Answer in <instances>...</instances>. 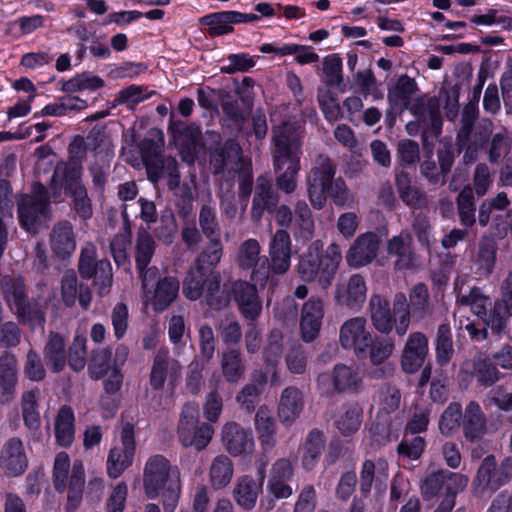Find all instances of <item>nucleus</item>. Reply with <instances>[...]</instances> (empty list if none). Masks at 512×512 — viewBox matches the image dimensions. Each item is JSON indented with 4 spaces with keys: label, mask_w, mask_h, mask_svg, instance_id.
<instances>
[{
    "label": "nucleus",
    "mask_w": 512,
    "mask_h": 512,
    "mask_svg": "<svg viewBox=\"0 0 512 512\" xmlns=\"http://www.w3.org/2000/svg\"><path fill=\"white\" fill-rule=\"evenodd\" d=\"M181 473L163 455L148 458L143 469V488L149 499L161 496L164 512H174L181 495Z\"/></svg>",
    "instance_id": "nucleus-1"
},
{
    "label": "nucleus",
    "mask_w": 512,
    "mask_h": 512,
    "mask_svg": "<svg viewBox=\"0 0 512 512\" xmlns=\"http://www.w3.org/2000/svg\"><path fill=\"white\" fill-rule=\"evenodd\" d=\"M321 240L312 241L298 257L295 271L305 283L317 282L326 290L334 279L342 261V251L338 244L331 243L323 250Z\"/></svg>",
    "instance_id": "nucleus-2"
},
{
    "label": "nucleus",
    "mask_w": 512,
    "mask_h": 512,
    "mask_svg": "<svg viewBox=\"0 0 512 512\" xmlns=\"http://www.w3.org/2000/svg\"><path fill=\"white\" fill-rule=\"evenodd\" d=\"M1 289L8 309L19 324L26 325L31 330L44 329L45 309L37 299L29 296L22 277L5 276L2 279Z\"/></svg>",
    "instance_id": "nucleus-3"
},
{
    "label": "nucleus",
    "mask_w": 512,
    "mask_h": 512,
    "mask_svg": "<svg viewBox=\"0 0 512 512\" xmlns=\"http://www.w3.org/2000/svg\"><path fill=\"white\" fill-rule=\"evenodd\" d=\"M221 275L217 271L202 269L191 265L183 281V294L189 300L204 297L213 310H221L228 303V297L221 292Z\"/></svg>",
    "instance_id": "nucleus-4"
},
{
    "label": "nucleus",
    "mask_w": 512,
    "mask_h": 512,
    "mask_svg": "<svg viewBox=\"0 0 512 512\" xmlns=\"http://www.w3.org/2000/svg\"><path fill=\"white\" fill-rule=\"evenodd\" d=\"M18 220L22 229L37 234L43 222L51 218L50 196L46 186L34 182L29 194L17 201Z\"/></svg>",
    "instance_id": "nucleus-5"
},
{
    "label": "nucleus",
    "mask_w": 512,
    "mask_h": 512,
    "mask_svg": "<svg viewBox=\"0 0 512 512\" xmlns=\"http://www.w3.org/2000/svg\"><path fill=\"white\" fill-rule=\"evenodd\" d=\"M302 130L295 122L284 121L272 127L271 156L275 171L283 170L287 162H300Z\"/></svg>",
    "instance_id": "nucleus-6"
},
{
    "label": "nucleus",
    "mask_w": 512,
    "mask_h": 512,
    "mask_svg": "<svg viewBox=\"0 0 512 512\" xmlns=\"http://www.w3.org/2000/svg\"><path fill=\"white\" fill-rule=\"evenodd\" d=\"M176 432L182 446L202 451L211 442L214 429L210 424L200 421L198 404L187 402L181 409Z\"/></svg>",
    "instance_id": "nucleus-7"
},
{
    "label": "nucleus",
    "mask_w": 512,
    "mask_h": 512,
    "mask_svg": "<svg viewBox=\"0 0 512 512\" xmlns=\"http://www.w3.org/2000/svg\"><path fill=\"white\" fill-rule=\"evenodd\" d=\"M292 241L289 232L285 229H278L272 235L268 245V257L264 256L262 264L256 270V276L265 284L273 276L286 274L291 266Z\"/></svg>",
    "instance_id": "nucleus-8"
},
{
    "label": "nucleus",
    "mask_w": 512,
    "mask_h": 512,
    "mask_svg": "<svg viewBox=\"0 0 512 512\" xmlns=\"http://www.w3.org/2000/svg\"><path fill=\"white\" fill-rule=\"evenodd\" d=\"M493 128L494 124L488 118H482L476 125H470L466 117L464 123L460 124L456 134V146L459 152H463L462 161L465 165L476 162Z\"/></svg>",
    "instance_id": "nucleus-9"
},
{
    "label": "nucleus",
    "mask_w": 512,
    "mask_h": 512,
    "mask_svg": "<svg viewBox=\"0 0 512 512\" xmlns=\"http://www.w3.org/2000/svg\"><path fill=\"white\" fill-rule=\"evenodd\" d=\"M78 272L83 279L94 278V286L100 296L108 294L112 284V266L109 260H97L94 244L86 243L80 253Z\"/></svg>",
    "instance_id": "nucleus-10"
},
{
    "label": "nucleus",
    "mask_w": 512,
    "mask_h": 512,
    "mask_svg": "<svg viewBox=\"0 0 512 512\" xmlns=\"http://www.w3.org/2000/svg\"><path fill=\"white\" fill-rule=\"evenodd\" d=\"M317 387L327 397L336 393H358L363 387V379L357 368L340 363L333 367L331 374L318 375Z\"/></svg>",
    "instance_id": "nucleus-11"
},
{
    "label": "nucleus",
    "mask_w": 512,
    "mask_h": 512,
    "mask_svg": "<svg viewBox=\"0 0 512 512\" xmlns=\"http://www.w3.org/2000/svg\"><path fill=\"white\" fill-rule=\"evenodd\" d=\"M294 476V467L287 458H280L272 464L267 483L268 495L261 498L259 510L269 512L275 506V500L287 499L293 494L289 484Z\"/></svg>",
    "instance_id": "nucleus-12"
},
{
    "label": "nucleus",
    "mask_w": 512,
    "mask_h": 512,
    "mask_svg": "<svg viewBox=\"0 0 512 512\" xmlns=\"http://www.w3.org/2000/svg\"><path fill=\"white\" fill-rule=\"evenodd\" d=\"M337 163L327 154H318L307 175V192L309 200L315 209L324 207V190L335 179Z\"/></svg>",
    "instance_id": "nucleus-13"
},
{
    "label": "nucleus",
    "mask_w": 512,
    "mask_h": 512,
    "mask_svg": "<svg viewBox=\"0 0 512 512\" xmlns=\"http://www.w3.org/2000/svg\"><path fill=\"white\" fill-rule=\"evenodd\" d=\"M371 338L364 317L358 316L348 319L340 328L339 341L341 346L344 349L353 350L358 358L366 357Z\"/></svg>",
    "instance_id": "nucleus-14"
},
{
    "label": "nucleus",
    "mask_w": 512,
    "mask_h": 512,
    "mask_svg": "<svg viewBox=\"0 0 512 512\" xmlns=\"http://www.w3.org/2000/svg\"><path fill=\"white\" fill-rule=\"evenodd\" d=\"M257 283L237 280L231 291L241 316L248 322L257 321L263 310V302L258 294Z\"/></svg>",
    "instance_id": "nucleus-15"
},
{
    "label": "nucleus",
    "mask_w": 512,
    "mask_h": 512,
    "mask_svg": "<svg viewBox=\"0 0 512 512\" xmlns=\"http://www.w3.org/2000/svg\"><path fill=\"white\" fill-rule=\"evenodd\" d=\"M135 453L133 427L126 424L121 431V446L113 447L107 459V473L111 478H118L132 465Z\"/></svg>",
    "instance_id": "nucleus-16"
},
{
    "label": "nucleus",
    "mask_w": 512,
    "mask_h": 512,
    "mask_svg": "<svg viewBox=\"0 0 512 512\" xmlns=\"http://www.w3.org/2000/svg\"><path fill=\"white\" fill-rule=\"evenodd\" d=\"M266 465L267 461L262 460L258 467V480L250 475H243L238 478L233 488L232 494L235 502L246 511H250L255 507L259 494L262 492L266 477Z\"/></svg>",
    "instance_id": "nucleus-17"
},
{
    "label": "nucleus",
    "mask_w": 512,
    "mask_h": 512,
    "mask_svg": "<svg viewBox=\"0 0 512 512\" xmlns=\"http://www.w3.org/2000/svg\"><path fill=\"white\" fill-rule=\"evenodd\" d=\"M380 237L375 232L360 234L351 244L346 254L350 267L359 268L372 263L379 251Z\"/></svg>",
    "instance_id": "nucleus-18"
},
{
    "label": "nucleus",
    "mask_w": 512,
    "mask_h": 512,
    "mask_svg": "<svg viewBox=\"0 0 512 512\" xmlns=\"http://www.w3.org/2000/svg\"><path fill=\"white\" fill-rule=\"evenodd\" d=\"M66 172V193L72 198V208L79 218L88 220L93 216L92 201L83 184L79 168H64Z\"/></svg>",
    "instance_id": "nucleus-19"
},
{
    "label": "nucleus",
    "mask_w": 512,
    "mask_h": 512,
    "mask_svg": "<svg viewBox=\"0 0 512 512\" xmlns=\"http://www.w3.org/2000/svg\"><path fill=\"white\" fill-rule=\"evenodd\" d=\"M279 199V192L271 181L263 175L257 177L250 211L251 220L255 223L260 222L265 211L272 213Z\"/></svg>",
    "instance_id": "nucleus-20"
},
{
    "label": "nucleus",
    "mask_w": 512,
    "mask_h": 512,
    "mask_svg": "<svg viewBox=\"0 0 512 512\" xmlns=\"http://www.w3.org/2000/svg\"><path fill=\"white\" fill-rule=\"evenodd\" d=\"M323 317L324 301L318 296H311L301 310L300 332L305 342H312L319 335Z\"/></svg>",
    "instance_id": "nucleus-21"
},
{
    "label": "nucleus",
    "mask_w": 512,
    "mask_h": 512,
    "mask_svg": "<svg viewBox=\"0 0 512 512\" xmlns=\"http://www.w3.org/2000/svg\"><path fill=\"white\" fill-rule=\"evenodd\" d=\"M221 440L225 450L232 456H239L252 450L254 439L250 429L236 422H227L221 430Z\"/></svg>",
    "instance_id": "nucleus-22"
},
{
    "label": "nucleus",
    "mask_w": 512,
    "mask_h": 512,
    "mask_svg": "<svg viewBox=\"0 0 512 512\" xmlns=\"http://www.w3.org/2000/svg\"><path fill=\"white\" fill-rule=\"evenodd\" d=\"M181 366L178 361L169 356V351L161 348L157 351L150 372L149 382L154 390H161L164 387L165 381L169 379L172 383L179 376Z\"/></svg>",
    "instance_id": "nucleus-23"
},
{
    "label": "nucleus",
    "mask_w": 512,
    "mask_h": 512,
    "mask_svg": "<svg viewBox=\"0 0 512 512\" xmlns=\"http://www.w3.org/2000/svg\"><path fill=\"white\" fill-rule=\"evenodd\" d=\"M49 244L57 258L65 260L72 256L76 250V234L70 221L61 220L53 225Z\"/></svg>",
    "instance_id": "nucleus-24"
},
{
    "label": "nucleus",
    "mask_w": 512,
    "mask_h": 512,
    "mask_svg": "<svg viewBox=\"0 0 512 512\" xmlns=\"http://www.w3.org/2000/svg\"><path fill=\"white\" fill-rule=\"evenodd\" d=\"M28 466L22 441L17 437L8 439L0 451V467L8 476L21 475Z\"/></svg>",
    "instance_id": "nucleus-25"
},
{
    "label": "nucleus",
    "mask_w": 512,
    "mask_h": 512,
    "mask_svg": "<svg viewBox=\"0 0 512 512\" xmlns=\"http://www.w3.org/2000/svg\"><path fill=\"white\" fill-rule=\"evenodd\" d=\"M461 371L475 377L477 382L484 387L494 385L501 378L496 364L482 352H478L472 359L464 361Z\"/></svg>",
    "instance_id": "nucleus-26"
},
{
    "label": "nucleus",
    "mask_w": 512,
    "mask_h": 512,
    "mask_svg": "<svg viewBox=\"0 0 512 512\" xmlns=\"http://www.w3.org/2000/svg\"><path fill=\"white\" fill-rule=\"evenodd\" d=\"M366 296V281L360 274L351 275L346 283L337 285L335 290L336 301L352 310H360L366 301Z\"/></svg>",
    "instance_id": "nucleus-27"
},
{
    "label": "nucleus",
    "mask_w": 512,
    "mask_h": 512,
    "mask_svg": "<svg viewBox=\"0 0 512 512\" xmlns=\"http://www.w3.org/2000/svg\"><path fill=\"white\" fill-rule=\"evenodd\" d=\"M386 252L389 256L396 257L394 263L396 270L412 268L415 264V253L411 233L407 230H402L400 234L390 238L386 243Z\"/></svg>",
    "instance_id": "nucleus-28"
},
{
    "label": "nucleus",
    "mask_w": 512,
    "mask_h": 512,
    "mask_svg": "<svg viewBox=\"0 0 512 512\" xmlns=\"http://www.w3.org/2000/svg\"><path fill=\"white\" fill-rule=\"evenodd\" d=\"M368 349L371 363L375 366L382 365L371 371L372 377L379 379L392 376L395 368L392 364L385 363V361L393 354L395 349L394 340L392 338L371 339Z\"/></svg>",
    "instance_id": "nucleus-29"
},
{
    "label": "nucleus",
    "mask_w": 512,
    "mask_h": 512,
    "mask_svg": "<svg viewBox=\"0 0 512 512\" xmlns=\"http://www.w3.org/2000/svg\"><path fill=\"white\" fill-rule=\"evenodd\" d=\"M462 419V433L467 442H479L487 433V419L478 402L470 401L466 405Z\"/></svg>",
    "instance_id": "nucleus-30"
},
{
    "label": "nucleus",
    "mask_w": 512,
    "mask_h": 512,
    "mask_svg": "<svg viewBox=\"0 0 512 512\" xmlns=\"http://www.w3.org/2000/svg\"><path fill=\"white\" fill-rule=\"evenodd\" d=\"M428 352V340L422 332H414L408 336L406 341L401 365L405 372L414 373L424 363Z\"/></svg>",
    "instance_id": "nucleus-31"
},
{
    "label": "nucleus",
    "mask_w": 512,
    "mask_h": 512,
    "mask_svg": "<svg viewBox=\"0 0 512 512\" xmlns=\"http://www.w3.org/2000/svg\"><path fill=\"white\" fill-rule=\"evenodd\" d=\"M61 297L67 307L75 305L79 301L80 306L87 310L92 301V293L88 285L78 283L73 271L66 272L61 280Z\"/></svg>",
    "instance_id": "nucleus-32"
},
{
    "label": "nucleus",
    "mask_w": 512,
    "mask_h": 512,
    "mask_svg": "<svg viewBox=\"0 0 512 512\" xmlns=\"http://www.w3.org/2000/svg\"><path fill=\"white\" fill-rule=\"evenodd\" d=\"M261 246L258 240L249 238L242 242L238 248L236 255V263L242 270H250V279L252 282L259 284L260 287H264L265 281H262L256 276V270L262 264Z\"/></svg>",
    "instance_id": "nucleus-33"
},
{
    "label": "nucleus",
    "mask_w": 512,
    "mask_h": 512,
    "mask_svg": "<svg viewBox=\"0 0 512 512\" xmlns=\"http://www.w3.org/2000/svg\"><path fill=\"white\" fill-rule=\"evenodd\" d=\"M17 385V359L11 352L0 355V403H9L15 396Z\"/></svg>",
    "instance_id": "nucleus-34"
},
{
    "label": "nucleus",
    "mask_w": 512,
    "mask_h": 512,
    "mask_svg": "<svg viewBox=\"0 0 512 512\" xmlns=\"http://www.w3.org/2000/svg\"><path fill=\"white\" fill-rule=\"evenodd\" d=\"M369 314L374 328L382 334H389L396 327L389 301L379 295L372 294L369 300Z\"/></svg>",
    "instance_id": "nucleus-35"
},
{
    "label": "nucleus",
    "mask_w": 512,
    "mask_h": 512,
    "mask_svg": "<svg viewBox=\"0 0 512 512\" xmlns=\"http://www.w3.org/2000/svg\"><path fill=\"white\" fill-rule=\"evenodd\" d=\"M304 408L302 392L295 386L286 387L280 396L278 417L281 423L291 425Z\"/></svg>",
    "instance_id": "nucleus-36"
},
{
    "label": "nucleus",
    "mask_w": 512,
    "mask_h": 512,
    "mask_svg": "<svg viewBox=\"0 0 512 512\" xmlns=\"http://www.w3.org/2000/svg\"><path fill=\"white\" fill-rule=\"evenodd\" d=\"M388 479L387 463L384 460L374 462L367 459L360 470L359 490L363 496H367L373 485L375 487L385 484Z\"/></svg>",
    "instance_id": "nucleus-37"
},
{
    "label": "nucleus",
    "mask_w": 512,
    "mask_h": 512,
    "mask_svg": "<svg viewBox=\"0 0 512 512\" xmlns=\"http://www.w3.org/2000/svg\"><path fill=\"white\" fill-rule=\"evenodd\" d=\"M488 327L493 334L501 335L507 328L512 317V291L500 292V297L494 301L490 308Z\"/></svg>",
    "instance_id": "nucleus-38"
},
{
    "label": "nucleus",
    "mask_w": 512,
    "mask_h": 512,
    "mask_svg": "<svg viewBox=\"0 0 512 512\" xmlns=\"http://www.w3.org/2000/svg\"><path fill=\"white\" fill-rule=\"evenodd\" d=\"M456 302L462 306L470 307L471 312L482 320L488 327L490 310H487L489 297L480 287L473 286L468 291L460 289L456 294Z\"/></svg>",
    "instance_id": "nucleus-39"
},
{
    "label": "nucleus",
    "mask_w": 512,
    "mask_h": 512,
    "mask_svg": "<svg viewBox=\"0 0 512 512\" xmlns=\"http://www.w3.org/2000/svg\"><path fill=\"white\" fill-rule=\"evenodd\" d=\"M44 359L50 366L52 372H61L67 363L66 342L64 337L51 331L43 349Z\"/></svg>",
    "instance_id": "nucleus-40"
},
{
    "label": "nucleus",
    "mask_w": 512,
    "mask_h": 512,
    "mask_svg": "<svg viewBox=\"0 0 512 512\" xmlns=\"http://www.w3.org/2000/svg\"><path fill=\"white\" fill-rule=\"evenodd\" d=\"M497 244L489 236H483L478 242L477 251L473 257V264L479 277H488L494 269L496 262Z\"/></svg>",
    "instance_id": "nucleus-41"
},
{
    "label": "nucleus",
    "mask_w": 512,
    "mask_h": 512,
    "mask_svg": "<svg viewBox=\"0 0 512 512\" xmlns=\"http://www.w3.org/2000/svg\"><path fill=\"white\" fill-rule=\"evenodd\" d=\"M476 481L482 491L493 493L507 484L501 471L497 467L496 459L489 455L481 462L476 476Z\"/></svg>",
    "instance_id": "nucleus-42"
},
{
    "label": "nucleus",
    "mask_w": 512,
    "mask_h": 512,
    "mask_svg": "<svg viewBox=\"0 0 512 512\" xmlns=\"http://www.w3.org/2000/svg\"><path fill=\"white\" fill-rule=\"evenodd\" d=\"M267 376L262 371H256L252 376V382L246 384L236 395V402L242 410L251 413L260 401Z\"/></svg>",
    "instance_id": "nucleus-43"
},
{
    "label": "nucleus",
    "mask_w": 512,
    "mask_h": 512,
    "mask_svg": "<svg viewBox=\"0 0 512 512\" xmlns=\"http://www.w3.org/2000/svg\"><path fill=\"white\" fill-rule=\"evenodd\" d=\"M293 235L296 240L309 241L314 236L315 223L312 211L304 200H298L294 205Z\"/></svg>",
    "instance_id": "nucleus-44"
},
{
    "label": "nucleus",
    "mask_w": 512,
    "mask_h": 512,
    "mask_svg": "<svg viewBox=\"0 0 512 512\" xmlns=\"http://www.w3.org/2000/svg\"><path fill=\"white\" fill-rule=\"evenodd\" d=\"M221 371L228 383H238L246 372V366L239 348L225 349L221 354Z\"/></svg>",
    "instance_id": "nucleus-45"
},
{
    "label": "nucleus",
    "mask_w": 512,
    "mask_h": 512,
    "mask_svg": "<svg viewBox=\"0 0 512 512\" xmlns=\"http://www.w3.org/2000/svg\"><path fill=\"white\" fill-rule=\"evenodd\" d=\"M234 476V464L227 455H217L209 467V483L214 490L227 487Z\"/></svg>",
    "instance_id": "nucleus-46"
},
{
    "label": "nucleus",
    "mask_w": 512,
    "mask_h": 512,
    "mask_svg": "<svg viewBox=\"0 0 512 512\" xmlns=\"http://www.w3.org/2000/svg\"><path fill=\"white\" fill-rule=\"evenodd\" d=\"M242 149L235 139H228L223 146L210 153V164L214 174L222 173L229 163L241 161Z\"/></svg>",
    "instance_id": "nucleus-47"
},
{
    "label": "nucleus",
    "mask_w": 512,
    "mask_h": 512,
    "mask_svg": "<svg viewBox=\"0 0 512 512\" xmlns=\"http://www.w3.org/2000/svg\"><path fill=\"white\" fill-rule=\"evenodd\" d=\"M484 149L488 161L492 164L498 163L511 152L512 136L506 128H500L496 132L493 130L485 143Z\"/></svg>",
    "instance_id": "nucleus-48"
},
{
    "label": "nucleus",
    "mask_w": 512,
    "mask_h": 512,
    "mask_svg": "<svg viewBox=\"0 0 512 512\" xmlns=\"http://www.w3.org/2000/svg\"><path fill=\"white\" fill-rule=\"evenodd\" d=\"M409 305L413 321H421L432 314L433 306L426 284L417 283L412 287L409 292Z\"/></svg>",
    "instance_id": "nucleus-49"
},
{
    "label": "nucleus",
    "mask_w": 512,
    "mask_h": 512,
    "mask_svg": "<svg viewBox=\"0 0 512 512\" xmlns=\"http://www.w3.org/2000/svg\"><path fill=\"white\" fill-rule=\"evenodd\" d=\"M75 416L70 406H62L55 420V437L57 443L62 447H69L75 436Z\"/></svg>",
    "instance_id": "nucleus-50"
},
{
    "label": "nucleus",
    "mask_w": 512,
    "mask_h": 512,
    "mask_svg": "<svg viewBox=\"0 0 512 512\" xmlns=\"http://www.w3.org/2000/svg\"><path fill=\"white\" fill-rule=\"evenodd\" d=\"M85 483L84 466L81 460H75L69 478L67 512H75L81 504Z\"/></svg>",
    "instance_id": "nucleus-51"
},
{
    "label": "nucleus",
    "mask_w": 512,
    "mask_h": 512,
    "mask_svg": "<svg viewBox=\"0 0 512 512\" xmlns=\"http://www.w3.org/2000/svg\"><path fill=\"white\" fill-rule=\"evenodd\" d=\"M153 290V308L155 311L165 310L177 297L179 281L172 276H165Z\"/></svg>",
    "instance_id": "nucleus-52"
},
{
    "label": "nucleus",
    "mask_w": 512,
    "mask_h": 512,
    "mask_svg": "<svg viewBox=\"0 0 512 512\" xmlns=\"http://www.w3.org/2000/svg\"><path fill=\"white\" fill-rule=\"evenodd\" d=\"M417 90L418 87L415 79L403 74L398 78L393 89L389 90L387 98L392 106L401 109L407 108L411 102V97Z\"/></svg>",
    "instance_id": "nucleus-53"
},
{
    "label": "nucleus",
    "mask_w": 512,
    "mask_h": 512,
    "mask_svg": "<svg viewBox=\"0 0 512 512\" xmlns=\"http://www.w3.org/2000/svg\"><path fill=\"white\" fill-rule=\"evenodd\" d=\"M362 408L358 403H345L335 420V425L341 434L349 436L355 433L361 425Z\"/></svg>",
    "instance_id": "nucleus-54"
},
{
    "label": "nucleus",
    "mask_w": 512,
    "mask_h": 512,
    "mask_svg": "<svg viewBox=\"0 0 512 512\" xmlns=\"http://www.w3.org/2000/svg\"><path fill=\"white\" fill-rule=\"evenodd\" d=\"M122 215L124 219L122 231L117 233L110 242V251L118 266L129 263L127 249L131 244V228L126 211Z\"/></svg>",
    "instance_id": "nucleus-55"
},
{
    "label": "nucleus",
    "mask_w": 512,
    "mask_h": 512,
    "mask_svg": "<svg viewBox=\"0 0 512 512\" xmlns=\"http://www.w3.org/2000/svg\"><path fill=\"white\" fill-rule=\"evenodd\" d=\"M156 242L153 236L144 228L137 232L135 240V264L136 269H141L150 264L156 250Z\"/></svg>",
    "instance_id": "nucleus-56"
},
{
    "label": "nucleus",
    "mask_w": 512,
    "mask_h": 512,
    "mask_svg": "<svg viewBox=\"0 0 512 512\" xmlns=\"http://www.w3.org/2000/svg\"><path fill=\"white\" fill-rule=\"evenodd\" d=\"M468 482L467 476L446 470V497L434 512H450L455 505V495L464 490Z\"/></svg>",
    "instance_id": "nucleus-57"
},
{
    "label": "nucleus",
    "mask_w": 512,
    "mask_h": 512,
    "mask_svg": "<svg viewBox=\"0 0 512 512\" xmlns=\"http://www.w3.org/2000/svg\"><path fill=\"white\" fill-rule=\"evenodd\" d=\"M511 200L505 191L498 192L494 197L485 199L479 206L478 223L481 227H486L494 212H504L510 210Z\"/></svg>",
    "instance_id": "nucleus-58"
},
{
    "label": "nucleus",
    "mask_w": 512,
    "mask_h": 512,
    "mask_svg": "<svg viewBox=\"0 0 512 512\" xmlns=\"http://www.w3.org/2000/svg\"><path fill=\"white\" fill-rule=\"evenodd\" d=\"M123 384V374L120 368L113 367L103 381L105 394L101 396V405L111 412L117 409L115 396L119 393Z\"/></svg>",
    "instance_id": "nucleus-59"
},
{
    "label": "nucleus",
    "mask_w": 512,
    "mask_h": 512,
    "mask_svg": "<svg viewBox=\"0 0 512 512\" xmlns=\"http://www.w3.org/2000/svg\"><path fill=\"white\" fill-rule=\"evenodd\" d=\"M436 361L440 366L447 365L454 356V344L449 324L439 325L436 334Z\"/></svg>",
    "instance_id": "nucleus-60"
},
{
    "label": "nucleus",
    "mask_w": 512,
    "mask_h": 512,
    "mask_svg": "<svg viewBox=\"0 0 512 512\" xmlns=\"http://www.w3.org/2000/svg\"><path fill=\"white\" fill-rule=\"evenodd\" d=\"M208 243L194 260L193 265L214 271L223 256V244L221 238L208 239Z\"/></svg>",
    "instance_id": "nucleus-61"
},
{
    "label": "nucleus",
    "mask_w": 512,
    "mask_h": 512,
    "mask_svg": "<svg viewBox=\"0 0 512 512\" xmlns=\"http://www.w3.org/2000/svg\"><path fill=\"white\" fill-rule=\"evenodd\" d=\"M200 23L209 26L208 34L213 37L232 32L231 24H235L232 11L211 13L200 18Z\"/></svg>",
    "instance_id": "nucleus-62"
},
{
    "label": "nucleus",
    "mask_w": 512,
    "mask_h": 512,
    "mask_svg": "<svg viewBox=\"0 0 512 512\" xmlns=\"http://www.w3.org/2000/svg\"><path fill=\"white\" fill-rule=\"evenodd\" d=\"M459 221L463 226L471 227L476 222L475 199L472 188L465 187L456 197Z\"/></svg>",
    "instance_id": "nucleus-63"
},
{
    "label": "nucleus",
    "mask_w": 512,
    "mask_h": 512,
    "mask_svg": "<svg viewBox=\"0 0 512 512\" xmlns=\"http://www.w3.org/2000/svg\"><path fill=\"white\" fill-rule=\"evenodd\" d=\"M464 412L458 402H451L440 416L438 427L442 435L452 436L461 426Z\"/></svg>",
    "instance_id": "nucleus-64"
}]
</instances>
